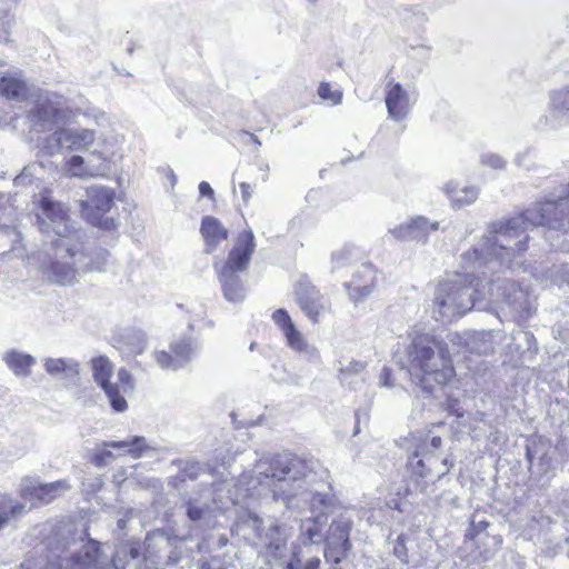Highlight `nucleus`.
I'll list each match as a JSON object with an SVG mask.
<instances>
[{"mask_svg":"<svg viewBox=\"0 0 569 569\" xmlns=\"http://www.w3.org/2000/svg\"><path fill=\"white\" fill-rule=\"evenodd\" d=\"M349 252L346 250L335 252L332 254V267L331 272L338 271L340 268L347 264Z\"/></svg>","mask_w":569,"mask_h":569,"instance_id":"obj_43","label":"nucleus"},{"mask_svg":"<svg viewBox=\"0 0 569 569\" xmlns=\"http://www.w3.org/2000/svg\"><path fill=\"white\" fill-rule=\"evenodd\" d=\"M451 341L471 355H488L495 350L492 335L489 331L455 333Z\"/></svg>","mask_w":569,"mask_h":569,"instance_id":"obj_22","label":"nucleus"},{"mask_svg":"<svg viewBox=\"0 0 569 569\" xmlns=\"http://www.w3.org/2000/svg\"><path fill=\"white\" fill-rule=\"evenodd\" d=\"M466 276H456L455 279L441 281L435 293L433 318L436 320H451L462 316L472 308L486 309L487 296L482 274L470 280L467 286Z\"/></svg>","mask_w":569,"mask_h":569,"instance_id":"obj_6","label":"nucleus"},{"mask_svg":"<svg viewBox=\"0 0 569 569\" xmlns=\"http://www.w3.org/2000/svg\"><path fill=\"white\" fill-rule=\"evenodd\" d=\"M317 461L306 460L291 452L262 457L254 465L253 486L257 497H271L287 509L309 508L311 513L325 515L335 502L333 495L308 489L307 482Z\"/></svg>","mask_w":569,"mask_h":569,"instance_id":"obj_3","label":"nucleus"},{"mask_svg":"<svg viewBox=\"0 0 569 569\" xmlns=\"http://www.w3.org/2000/svg\"><path fill=\"white\" fill-rule=\"evenodd\" d=\"M170 179H171L172 184H174L177 182L176 174L172 171H170Z\"/></svg>","mask_w":569,"mask_h":569,"instance_id":"obj_62","label":"nucleus"},{"mask_svg":"<svg viewBox=\"0 0 569 569\" xmlns=\"http://www.w3.org/2000/svg\"><path fill=\"white\" fill-rule=\"evenodd\" d=\"M201 471V466L197 462L187 466L182 473L189 479H197L199 472Z\"/></svg>","mask_w":569,"mask_h":569,"instance_id":"obj_48","label":"nucleus"},{"mask_svg":"<svg viewBox=\"0 0 569 569\" xmlns=\"http://www.w3.org/2000/svg\"><path fill=\"white\" fill-rule=\"evenodd\" d=\"M39 478L34 477H23L21 479L19 491L23 499L29 500L31 502H37L38 499V489L40 488Z\"/></svg>","mask_w":569,"mask_h":569,"instance_id":"obj_34","label":"nucleus"},{"mask_svg":"<svg viewBox=\"0 0 569 569\" xmlns=\"http://www.w3.org/2000/svg\"><path fill=\"white\" fill-rule=\"evenodd\" d=\"M438 222H430L423 216H417L409 221L390 229L389 232L398 240L425 241L431 231L437 230Z\"/></svg>","mask_w":569,"mask_h":569,"instance_id":"obj_21","label":"nucleus"},{"mask_svg":"<svg viewBox=\"0 0 569 569\" xmlns=\"http://www.w3.org/2000/svg\"><path fill=\"white\" fill-rule=\"evenodd\" d=\"M266 553L280 569H300V559L296 553H289L287 538L278 525H271L267 532Z\"/></svg>","mask_w":569,"mask_h":569,"instance_id":"obj_19","label":"nucleus"},{"mask_svg":"<svg viewBox=\"0 0 569 569\" xmlns=\"http://www.w3.org/2000/svg\"><path fill=\"white\" fill-rule=\"evenodd\" d=\"M528 224L547 227L551 247L569 252V184L557 199L537 201L516 217L491 223L488 236L461 254L463 267L491 272L512 268L517 256L528 248Z\"/></svg>","mask_w":569,"mask_h":569,"instance_id":"obj_1","label":"nucleus"},{"mask_svg":"<svg viewBox=\"0 0 569 569\" xmlns=\"http://www.w3.org/2000/svg\"><path fill=\"white\" fill-rule=\"evenodd\" d=\"M44 369L51 376L63 373L70 379L79 376V363L73 359L48 358L44 361Z\"/></svg>","mask_w":569,"mask_h":569,"instance_id":"obj_30","label":"nucleus"},{"mask_svg":"<svg viewBox=\"0 0 569 569\" xmlns=\"http://www.w3.org/2000/svg\"><path fill=\"white\" fill-rule=\"evenodd\" d=\"M352 522L348 518L340 517L333 520L326 537L325 558L327 562L339 565L351 549L349 539Z\"/></svg>","mask_w":569,"mask_h":569,"instance_id":"obj_14","label":"nucleus"},{"mask_svg":"<svg viewBox=\"0 0 569 569\" xmlns=\"http://www.w3.org/2000/svg\"><path fill=\"white\" fill-rule=\"evenodd\" d=\"M102 446L104 448L122 449L133 459H139L152 450L147 439L141 436H134L123 441H103Z\"/></svg>","mask_w":569,"mask_h":569,"instance_id":"obj_26","label":"nucleus"},{"mask_svg":"<svg viewBox=\"0 0 569 569\" xmlns=\"http://www.w3.org/2000/svg\"><path fill=\"white\" fill-rule=\"evenodd\" d=\"M27 513L26 505L7 495H0V531Z\"/></svg>","mask_w":569,"mask_h":569,"instance_id":"obj_25","label":"nucleus"},{"mask_svg":"<svg viewBox=\"0 0 569 569\" xmlns=\"http://www.w3.org/2000/svg\"><path fill=\"white\" fill-rule=\"evenodd\" d=\"M481 163L492 169H503L506 161L498 154L486 153L481 156Z\"/></svg>","mask_w":569,"mask_h":569,"instance_id":"obj_41","label":"nucleus"},{"mask_svg":"<svg viewBox=\"0 0 569 569\" xmlns=\"http://www.w3.org/2000/svg\"><path fill=\"white\" fill-rule=\"evenodd\" d=\"M386 107L395 121L403 120L410 111L408 92L400 83H389L386 92Z\"/></svg>","mask_w":569,"mask_h":569,"instance_id":"obj_23","label":"nucleus"},{"mask_svg":"<svg viewBox=\"0 0 569 569\" xmlns=\"http://www.w3.org/2000/svg\"><path fill=\"white\" fill-rule=\"evenodd\" d=\"M318 96L332 106H337L341 103L343 93L340 89L332 90L330 83L321 82L318 88Z\"/></svg>","mask_w":569,"mask_h":569,"instance_id":"obj_37","label":"nucleus"},{"mask_svg":"<svg viewBox=\"0 0 569 569\" xmlns=\"http://www.w3.org/2000/svg\"><path fill=\"white\" fill-rule=\"evenodd\" d=\"M254 473L242 472L233 483L222 481L217 483L212 490L211 503L199 501L197 499L189 500L187 503V516L199 528H210L217 512L228 509L229 506L244 503L248 499H258L253 480Z\"/></svg>","mask_w":569,"mask_h":569,"instance_id":"obj_7","label":"nucleus"},{"mask_svg":"<svg viewBox=\"0 0 569 569\" xmlns=\"http://www.w3.org/2000/svg\"><path fill=\"white\" fill-rule=\"evenodd\" d=\"M37 223L43 234L56 237L51 241V252L41 263L49 282L70 286L78 282L83 273L106 270L108 251L92 244L83 232L73 229L60 202L43 198Z\"/></svg>","mask_w":569,"mask_h":569,"instance_id":"obj_2","label":"nucleus"},{"mask_svg":"<svg viewBox=\"0 0 569 569\" xmlns=\"http://www.w3.org/2000/svg\"><path fill=\"white\" fill-rule=\"evenodd\" d=\"M523 158H525V156H522V154H518V156L516 157V163H517L519 167L525 166Z\"/></svg>","mask_w":569,"mask_h":569,"instance_id":"obj_61","label":"nucleus"},{"mask_svg":"<svg viewBox=\"0 0 569 569\" xmlns=\"http://www.w3.org/2000/svg\"><path fill=\"white\" fill-rule=\"evenodd\" d=\"M199 192H200L201 196L209 197V198H212L213 194H214L213 189L206 181L200 182V184H199Z\"/></svg>","mask_w":569,"mask_h":569,"instance_id":"obj_50","label":"nucleus"},{"mask_svg":"<svg viewBox=\"0 0 569 569\" xmlns=\"http://www.w3.org/2000/svg\"><path fill=\"white\" fill-rule=\"evenodd\" d=\"M14 26V18L9 14L0 16V42L8 43L11 29Z\"/></svg>","mask_w":569,"mask_h":569,"instance_id":"obj_38","label":"nucleus"},{"mask_svg":"<svg viewBox=\"0 0 569 569\" xmlns=\"http://www.w3.org/2000/svg\"><path fill=\"white\" fill-rule=\"evenodd\" d=\"M402 368L411 382L425 395H431L437 386H443L455 376L447 345L430 333L412 330Z\"/></svg>","mask_w":569,"mask_h":569,"instance_id":"obj_4","label":"nucleus"},{"mask_svg":"<svg viewBox=\"0 0 569 569\" xmlns=\"http://www.w3.org/2000/svg\"><path fill=\"white\" fill-rule=\"evenodd\" d=\"M320 563L321 561L318 557H312L308 559L303 566L300 563V569H319Z\"/></svg>","mask_w":569,"mask_h":569,"instance_id":"obj_51","label":"nucleus"},{"mask_svg":"<svg viewBox=\"0 0 569 569\" xmlns=\"http://www.w3.org/2000/svg\"><path fill=\"white\" fill-rule=\"evenodd\" d=\"M490 558V555L486 552L482 555L481 552H478L476 555H471L470 558L466 559V566H479L482 562L487 561Z\"/></svg>","mask_w":569,"mask_h":569,"instance_id":"obj_46","label":"nucleus"},{"mask_svg":"<svg viewBox=\"0 0 569 569\" xmlns=\"http://www.w3.org/2000/svg\"><path fill=\"white\" fill-rule=\"evenodd\" d=\"M471 526L473 529L480 532L487 528L488 522L483 519L477 520V516L475 515L471 519Z\"/></svg>","mask_w":569,"mask_h":569,"instance_id":"obj_54","label":"nucleus"},{"mask_svg":"<svg viewBox=\"0 0 569 569\" xmlns=\"http://www.w3.org/2000/svg\"><path fill=\"white\" fill-rule=\"evenodd\" d=\"M406 449L410 452L407 469L417 478H442L450 469L447 459L439 460L428 451V435L413 432L406 439Z\"/></svg>","mask_w":569,"mask_h":569,"instance_id":"obj_10","label":"nucleus"},{"mask_svg":"<svg viewBox=\"0 0 569 569\" xmlns=\"http://www.w3.org/2000/svg\"><path fill=\"white\" fill-rule=\"evenodd\" d=\"M395 556L401 561L407 563L408 562V556H407V548L403 543V539L401 537L398 538L395 548H393Z\"/></svg>","mask_w":569,"mask_h":569,"instance_id":"obj_45","label":"nucleus"},{"mask_svg":"<svg viewBox=\"0 0 569 569\" xmlns=\"http://www.w3.org/2000/svg\"><path fill=\"white\" fill-rule=\"evenodd\" d=\"M199 349L200 345L197 339L181 337L170 343V352H157L156 360L162 369L176 371L189 363Z\"/></svg>","mask_w":569,"mask_h":569,"instance_id":"obj_17","label":"nucleus"},{"mask_svg":"<svg viewBox=\"0 0 569 569\" xmlns=\"http://www.w3.org/2000/svg\"><path fill=\"white\" fill-rule=\"evenodd\" d=\"M550 277L552 281L561 287L563 283H569V271L565 267H553L550 271Z\"/></svg>","mask_w":569,"mask_h":569,"instance_id":"obj_42","label":"nucleus"},{"mask_svg":"<svg viewBox=\"0 0 569 569\" xmlns=\"http://www.w3.org/2000/svg\"><path fill=\"white\" fill-rule=\"evenodd\" d=\"M246 133L249 136L250 140L253 141L257 146L261 144V142L257 136H254L253 133H249V132H246Z\"/></svg>","mask_w":569,"mask_h":569,"instance_id":"obj_59","label":"nucleus"},{"mask_svg":"<svg viewBox=\"0 0 569 569\" xmlns=\"http://www.w3.org/2000/svg\"><path fill=\"white\" fill-rule=\"evenodd\" d=\"M248 521H250V522H251V525H252V527H253L257 531H259L260 526H261V523H262V520L260 519V517H259L257 513H254V512H252V511H248Z\"/></svg>","mask_w":569,"mask_h":569,"instance_id":"obj_53","label":"nucleus"},{"mask_svg":"<svg viewBox=\"0 0 569 569\" xmlns=\"http://www.w3.org/2000/svg\"><path fill=\"white\" fill-rule=\"evenodd\" d=\"M240 189H241V192H242V199L244 202H248L250 196H251V186L247 182H241L240 183Z\"/></svg>","mask_w":569,"mask_h":569,"instance_id":"obj_55","label":"nucleus"},{"mask_svg":"<svg viewBox=\"0 0 569 569\" xmlns=\"http://www.w3.org/2000/svg\"><path fill=\"white\" fill-rule=\"evenodd\" d=\"M200 232L206 240L208 252H212L228 237V230L217 218L211 216H206L202 219Z\"/></svg>","mask_w":569,"mask_h":569,"instance_id":"obj_24","label":"nucleus"},{"mask_svg":"<svg viewBox=\"0 0 569 569\" xmlns=\"http://www.w3.org/2000/svg\"><path fill=\"white\" fill-rule=\"evenodd\" d=\"M238 450H233V445L226 440L223 446L214 449V459L221 466H229L236 458Z\"/></svg>","mask_w":569,"mask_h":569,"instance_id":"obj_36","label":"nucleus"},{"mask_svg":"<svg viewBox=\"0 0 569 569\" xmlns=\"http://www.w3.org/2000/svg\"><path fill=\"white\" fill-rule=\"evenodd\" d=\"M445 192L448 194L453 207L461 208L473 203L479 194L476 187L457 188V183L450 181L443 187Z\"/></svg>","mask_w":569,"mask_h":569,"instance_id":"obj_29","label":"nucleus"},{"mask_svg":"<svg viewBox=\"0 0 569 569\" xmlns=\"http://www.w3.org/2000/svg\"><path fill=\"white\" fill-rule=\"evenodd\" d=\"M114 204V191L108 187H92L88 200L81 202L82 216L96 227L111 230L116 228L112 218L104 217Z\"/></svg>","mask_w":569,"mask_h":569,"instance_id":"obj_12","label":"nucleus"},{"mask_svg":"<svg viewBox=\"0 0 569 569\" xmlns=\"http://www.w3.org/2000/svg\"><path fill=\"white\" fill-rule=\"evenodd\" d=\"M112 457H113V455L111 451L103 450L94 456L93 462L96 466L102 467L107 463V459L112 458Z\"/></svg>","mask_w":569,"mask_h":569,"instance_id":"obj_49","label":"nucleus"},{"mask_svg":"<svg viewBox=\"0 0 569 569\" xmlns=\"http://www.w3.org/2000/svg\"><path fill=\"white\" fill-rule=\"evenodd\" d=\"M327 522L326 515L317 513L301 520L300 531L303 542L317 543L322 540V527Z\"/></svg>","mask_w":569,"mask_h":569,"instance_id":"obj_28","label":"nucleus"},{"mask_svg":"<svg viewBox=\"0 0 569 569\" xmlns=\"http://www.w3.org/2000/svg\"><path fill=\"white\" fill-rule=\"evenodd\" d=\"M117 525H118L119 529H124L127 527V519L126 518L119 519Z\"/></svg>","mask_w":569,"mask_h":569,"instance_id":"obj_60","label":"nucleus"},{"mask_svg":"<svg viewBox=\"0 0 569 569\" xmlns=\"http://www.w3.org/2000/svg\"><path fill=\"white\" fill-rule=\"evenodd\" d=\"M0 94L14 101H23L28 96V88L22 79L7 73L0 77Z\"/></svg>","mask_w":569,"mask_h":569,"instance_id":"obj_27","label":"nucleus"},{"mask_svg":"<svg viewBox=\"0 0 569 569\" xmlns=\"http://www.w3.org/2000/svg\"><path fill=\"white\" fill-rule=\"evenodd\" d=\"M118 380L121 383L120 393L122 396L124 393L132 391V389H133L132 376L130 375V372L127 369H124V368L119 369Z\"/></svg>","mask_w":569,"mask_h":569,"instance_id":"obj_40","label":"nucleus"},{"mask_svg":"<svg viewBox=\"0 0 569 569\" xmlns=\"http://www.w3.org/2000/svg\"><path fill=\"white\" fill-rule=\"evenodd\" d=\"M37 169L36 164L26 167L22 172L14 178V186L26 187L32 184L33 171Z\"/></svg>","mask_w":569,"mask_h":569,"instance_id":"obj_39","label":"nucleus"},{"mask_svg":"<svg viewBox=\"0 0 569 569\" xmlns=\"http://www.w3.org/2000/svg\"><path fill=\"white\" fill-rule=\"evenodd\" d=\"M482 281L486 284V309L490 305L506 306L516 318L527 319L532 312V301L527 288L507 278H488L482 271Z\"/></svg>","mask_w":569,"mask_h":569,"instance_id":"obj_9","label":"nucleus"},{"mask_svg":"<svg viewBox=\"0 0 569 569\" xmlns=\"http://www.w3.org/2000/svg\"><path fill=\"white\" fill-rule=\"evenodd\" d=\"M472 547H473V542L466 541V542H465V545H463V547L460 549V552H461V553H465V552H467V551L471 550V549H472Z\"/></svg>","mask_w":569,"mask_h":569,"instance_id":"obj_57","label":"nucleus"},{"mask_svg":"<svg viewBox=\"0 0 569 569\" xmlns=\"http://www.w3.org/2000/svg\"><path fill=\"white\" fill-rule=\"evenodd\" d=\"M441 445V438L440 437H432L430 440V443H428V448L432 447L433 449H438Z\"/></svg>","mask_w":569,"mask_h":569,"instance_id":"obj_56","label":"nucleus"},{"mask_svg":"<svg viewBox=\"0 0 569 569\" xmlns=\"http://www.w3.org/2000/svg\"><path fill=\"white\" fill-rule=\"evenodd\" d=\"M96 140V131L81 127L60 128L44 138L43 150L50 154L88 149Z\"/></svg>","mask_w":569,"mask_h":569,"instance_id":"obj_11","label":"nucleus"},{"mask_svg":"<svg viewBox=\"0 0 569 569\" xmlns=\"http://www.w3.org/2000/svg\"><path fill=\"white\" fill-rule=\"evenodd\" d=\"M390 375H391V370L387 367H385L381 371V375H380V383L385 387H391L392 383L390 381Z\"/></svg>","mask_w":569,"mask_h":569,"instance_id":"obj_52","label":"nucleus"},{"mask_svg":"<svg viewBox=\"0 0 569 569\" xmlns=\"http://www.w3.org/2000/svg\"><path fill=\"white\" fill-rule=\"evenodd\" d=\"M295 300L303 315L313 323L330 310V301L310 281L308 276H300L295 284Z\"/></svg>","mask_w":569,"mask_h":569,"instance_id":"obj_13","label":"nucleus"},{"mask_svg":"<svg viewBox=\"0 0 569 569\" xmlns=\"http://www.w3.org/2000/svg\"><path fill=\"white\" fill-rule=\"evenodd\" d=\"M84 160L81 156H72L69 160V169L74 176H80L81 173L77 170L80 169L83 164Z\"/></svg>","mask_w":569,"mask_h":569,"instance_id":"obj_47","label":"nucleus"},{"mask_svg":"<svg viewBox=\"0 0 569 569\" xmlns=\"http://www.w3.org/2000/svg\"><path fill=\"white\" fill-rule=\"evenodd\" d=\"M308 1L313 3V2H316L317 0H308Z\"/></svg>","mask_w":569,"mask_h":569,"instance_id":"obj_63","label":"nucleus"},{"mask_svg":"<svg viewBox=\"0 0 569 569\" xmlns=\"http://www.w3.org/2000/svg\"><path fill=\"white\" fill-rule=\"evenodd\" d=\"M3 360L17 376L23 377L30 373V368L36 363L32 356L17 351L6 353Z\"/></svg>","mask_w":569,"mask_h":569,"instance_id":"obj_32","label":"nucleus"},{"mask_svg":"<svg viewBox=\"0 0 569 569\" xmlns=\"http://www.w3.org/2000/svg\"><path fill=\"white\" fill-rule=\"evenodd\" d=\"M377 271L372 264L363 263L352 273L351 280L345 282L349 298L358 303L371 295L377 283Z\"/></svg>","mask_w":569,"mask_h":569,"instance_id":"obj_20","label":"nucleus"},{"mask_svg":"<svg viewBox=\"0 0 569 569\" xmlns=\"http://www.w3.org/2000/svg\"><path fill=\"white\" fill-rule=\"evenodd\" d=\"M63 98L53 92H47L41 96L34 108L29 111L28 118L36 131H46L52 129L63 114Z\"/></svg>","mask_w":569,"mask_h":569,"instance_id":"obj_15","label":"nucleus"},{"mask_svg":"<svg viewBox=\"0 0 569 569\" xmlns=\"http://www.w3.org/2000/svg\"><path fill=\"white\" fill-rule=\"evenodd\" d=\"M91 367L93 380L104 391L111 408L117 412L124 411L128 408L127 400L120 393V387L110 382L112 363L107 357L100 356L91 360Z\"/></svg>","mask_w":569,"mask_h":569,"instance_id":"obj_16","label":"nucleus"},{"mask_svg":"<svg viewBox=\"0 0 569 569\" xmlns=\"http://www.w3.org/2000/svg\"><path fill=\"white\" fill-rule=\"evenodd\" d=\"M70 489L67 480H58L50 483H40L37 502L50 503L53 499Z\"/></svg>","mask_w":569,"mask_h":569,"instance_id":"obj_33","label":"nucleus"},{"mask_svg":"<svg viewBox=\"0 0 569 569\" xmlns=\"http://www.w3.org/2000/svg\"><path fill=\"white\" fill-rule=\"evenodd\" d=\"M551 114L562 123L569 122V86L550 97Z\"/></svg>","mask_w":569,"mask_h":569,"instance_id":"obj_31","label":"nucleus"},{"mask_svg":"<svg viewBox=\"0 0 569 569\" xmlns=\"http://www.w3.org/2000/svg\"><path fill=\"white\" fill-rule=\"evenodd\" d=\"M92 157H98L99 159H101L102 161L99 163V166L96 168L94 171L90 172L91 176H102L106 172L109 171L110 167H109V163H108V160L106 157H102V153L101 152H92L91 153Z\"/></svg>","mask_w":569,"mask_h":569,"instance_id":"obj_44","label":"nucleus"},{"mask_svg":"<svg viewBox=\"0 0 569 569\" xmlns=\"http://www.w3.org/2000/svg\"><path fill=\"white\" fill-rule=\"evenodd\" d=\"M366 369V365L360 361H351L348 366L340 368L339 379L342 383L351 386L353 383V376H360L363 380L362 373Z\"/></svg>","mask_w":569,"mask_h":569,"instance_id":"obj_35","label":"nucleus"},{"mask_svg":"<svg viewBox=\"0 0 569 569\" xmlns=\"http://www.w3.org/2000/svg\"><path fill=\"white\" fill-rule=\"evenodd\" d=\"M526 458H527L529 465L531 466L532 465L533 456H532V451H531V449L529 447H527Z\"/></svg>","mask_w":569,"mask_h":569,"instance_id":"obj_58","label":"nucleus"},{"mask_svg":"<svg viewBox=\"0 0 569 569\" xmlns=\"http://www.w3.org/2000/svg\"><path fill=\"white\" fill-rule=\"evenodd\" d=\"M144 557L137 542L120 546L110 558L94 540H72L51 549L44 569H142Z\"/></svg>","mask_w":569,"mask_h":569,"instance_id":"obj_5","label":"nucleus"},{"mask_svg":"<svg viewBox=\"0 0 569 569\" xmlns=\"http://www.w3.org/2000/svg\"><path fill=\"white\" fill-rule=\"evenodd\" d=\"M256 249L252 230L240 232L224 263L218 269V279L223 297L232 303L242 302L246 298V287L241 273L246 272Z\"/></svg>","mask_w":569,"mask_h":569,"instance_id":"obj_8","label":"nucleus"},{"mask_svg":"<svg viewBox=\"0 0 569 569\" xmlns=\"http://www.w3.org/2000/svg\"><path fill=\"white\" fill-rule=\"evenodd\" d=\"M272 320L281 329L291 349L303 355L309 361L319 359L318 349L305 339L302 333L296 328L287 310H276L272 313Z\"/></svg>","mask_w":569,"mask_h":569,"instance_id":"obj_18","label":"nucleus"}]
</instances>
